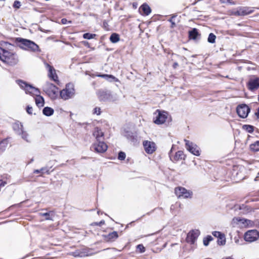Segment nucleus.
<instances>
[{
    "label": "nucleus",
    "mask_w": 259,
    "mask_h": 259,
    "mask_svg": "<svg viewBox=\"0 0 259 259\" xmlns=\"http://www.w3.org/2000/svg\"><path fill=\"white\" fill-rule=\"evenodd\" d=\"M19 42L25 48L24 49L32 52H40L38 46L34 42L27 39L19 38Z\"/></svg>",
    "instance_id": "39448f33"
},
{
    "label": "nucleus",
    "mask_w": 259,
    "mask_h": 259,
    "mask_svg": "<svg viewBox=\"0 0 259 259\" xmlns=\"http://www.w3.org/2000/svg\"><path fill=\"white\" fill-rule=\"evenodd\" d=\"M107 148V145L103 141H96L91 147L95 152L101 153L105 152Z\"/></svg>",
    "instance_id": "9b49d317"
},
{
    "label": "nucleus",
    "mask_w": 259,
    "mask_h": 259,
    "mask_svg": "<svg viewBox=\"0 0 259 259\" xmlns=\"http://www.w3.org/2000/svg\"><path fill=\"white\" fill-rule=\"evenodd\" d=\"M137 248L141 253L144 252L145 251V248L143 245L142 244L138 245Z\"/></svg>",
    "instance_id": "ea45409f"
},
{
    "label": "nucleus",
    "mask_w": 259,
    "mask_h": 259,
    "mask_svg": "<svg viewBox=\"0 0 259 259\" xmlns=\"http://www.w3.org/2000/svg\"><path fill=\"white\" fill-rule=\"evenodd\" d=\"M7 184V182L6 181H4L3 180H0V189L3 187H4Z\"/></svg>",
    "instance_id": "49530a36"
},
{
    "label": "nucleus",
    "mask_w": 259,
    "mask_h": 259,
    "mask_svg": "<svg viewBox=\"0 0 259 259\" xmlns=\"http://www.w3.org/2000/svg\"><path fill=\"white\" fill-rule=\"evenodd\" d=\"M255 115L259 118V107L257 108V112L255 113Z\"/></svg>",
    "instance_id": "8fccbe9b"
},
{
    "label": "nucleus",
    "mask_w": 259,
    "mask_h": 259,
    "mask_svg": "<svg viewBox=\"0 0 259 259\" xmlns=\"http://www.w3.org/2000/svg\"><path fill=\"white\" fill-rule=\"evenodd\" d=\"M255 181H259V172L257 174V176H256L254 179Z\"/></svg>",
    "instance_id": "603ef678"
},
{
    "label": "nucleus",
    "mask_w": 259,
    "mask_h": 259,
    "mask_svg": "<svg viewBox=\"0 0 259 259\" xmlns=\"http://www.w3.org/2000/svg\"><path fill=\"white\" fill-rule=\"evenodd\" d=\"M175 192L178 198H191L193 194L192 191L187 190L185 188L182 187L176 188L175 189Z\"/></svg>",
    "instance_id": "1a4fd4ad"
},
{
    "label": "nucleus",
    "mask_w": 259,
    "mask_h": 259,
    "mask_svg": "<svg viewBox=\"0 0 259 259\" xmlns=\"http://www.w3.org/2000/svg\"><path fill=\"white\" fill-rule=\"evenodd\" d=\"M96 34H92L90 33H85L83 34V37L84 39H90L94 38L96 36Z\"/></svg>",
    "instance_id": "f704fd0d"
},
{
    "label": "nucleus",
    "mask_w": 259,
    "mask_h": 259,
    "mask_svg": "<svg viewBox=\"0 0 259 259\" xmlns=\"http://www.w3.org/2000/svg\"><path fill=\"white\" fill-rule=\"evenodd\" d=\"M61 22L62 23V24H65L67 23V22H68L67 20L65 18H63L61 20Z\"/></svg>",
    "instance_id": "09e8293b"
},
{
    "label": "nucleus",
    "mask_w": 259,
    "mask_h": 259,
    "mask_svg": "<svg viewBox=\"0 0 259 259\" xmlns=\"http://www.w3.org/2000/svg\"><path fill=\"white\" fill-rule=\"evenodd\" d=\"M97 76L101 77L106 79L107 80H109L110 81L115 79V77L112 75L108 74H99L97 75Z\"/></svg>",
    "instance_id": "c85d7f7f"
},
{
    "label": "nucleus",
    "mask_w": 259,
    "mask_h": 259,
    "mask_svg": "<svg viewBox=\"0 0 259 259\" xmlns=\"http://www.w3.org/2000/svg\"><path fill=\"white\" fill-rule=\"evenodd\" d=\"M199 235L200 232L198 230H192L189 232L186 239V242L191 244H194Z\"/></svg>",
    "instance_id": "2eb2a0df"
},
{
    "label": "nucleus",
    "mask_w": 259,
    "mask_h": 259,
    "mask_svg": "<svg viewBox=\"0 0 259 259\" xmlns=\"http://www.w3.org/2000/svg\"><path fill=\"white\" fill-rule=\"evenodd\" d=\"M13 128L15 133L21 136V138L27 142H29L28 134L23 130V126L19 121L15 122L13 124Z\"/></svg>",
    "instance_id": "423d86ee"
},
{
    "label": "nucleus",
    "mask_w": 259,
    "mask_h": 259,
    "mask_svg": "<svg viewBox=\"0 0 259 259\" xmlns=\"http://www.w3.org/2000/svg\"><path fill=\"white\" fill-rule=\"evenodd\" d=\"M186 148L187 150L196 156H199L200 150L199 148L195 144L187 140H185Z\"/></svg>",
    "instance_id": "ddd939ff"
},
{
    "label": "nucleus",
    "mask_w": 259,
    "mask_h": 259,
    "mask_svg": "<svg viewBox=\"0 0 259 259\" xmlns=\"http://www.w3.org/2000/svg\"><path fill=\"white\" fill-rule=\"evenodd\" d=\"M75 94L74 85L71 83H67L65 89L60 92V96L63 100H68L72 98Z\"/></svg>",
    "instance_id": "7ed1b4c3"
},
{
    "label": "nucleus",
    "mask_w": 259,
    "mask_h": 259,
    "mask_svg": "<svg viewBox=\"0 0 259 259\" xmlns=\"http://www.w3.org/2000/svg\"><path fill=\"white\" fill-rule=\"evenodd\" d=\"M118 158L119 160H122L125 158V154L124 152L120 151L118 153Z\"/></svg>",
    "instance_id": "58836bf2"
},
{
    "label": "nucleus",
    "mask_w": 259,
    "mask_h": 259,
    "mask_svg": "<svg viewBox=\"0 0 259 259\" xmlns=\"http://www.w3.org/2000/svg\"><path fill=\"white\" fill-rule=\"evenodd\" d=\"M93 136L95 137L96 141H103L104 133L99 127H96L93 132Z\"/></svg>",
    "instance_id": "412c9836"
},
{
    "label": "nucleus",
    "mask_w": 259,
    "mask_h": 259,
    "mask_svg": "<svg viewBox=\"0 0 259 259\" xmlns=\"http://www.w3.org/2000/svg\"><path fill=\"white\" fill-rule=\"evenodd\" d=\"M21 6V3L19 1H15L13 4V7L16 9H19Z\"/></svg>",
    "instance_id": "a19ab883"
},
{
    "label": "nucleus",
    "mask_w": 259,
    "mask_h": 259,
    "mask_svg": "<svg viewBox=\"0 0 259 259\" xmlns=\"http://www.w3.org/2000/svg\"><path fill=\"white\" fill-rule=\"evenodd\" d=\"M227 2L231 3L230 0H226Z\"/></svg>",
    "instance_id": "5fc2aeb1"
},
{
    "label": "nucleus",
    "mask_w": 259,
    "mask_h": 259,
    "mask_svg": "<svg viewBox=\"0 0 259 259\" xmlns=\"http://www.w3.org/2000/svg\"><path fill=\"white\" fill-rule=\"evenodd\" d=\"M242 128L243 130L246 131L247 132H248L249 133H253V132L254 131V126L252 125H247V124L243 125L242 126Z\"/></svg>",
    "instance_id": "7c9ffc66"
},
{
    "label": "nucleus",
    "mask_w": 259,
    "mask_h": 259,
    "mask_svg": "<svg viewBox=\"0 0 259 259\" xmlns=\"http://www.w3.org/2000/svg\"><path fill=\"white\" fill-rule=\"evenodd\" d=\"M51 213V211L49 212L41 213L40 215L41 216L45 217H46L45 219L46 220H52V218L50 217Z\"/></svg>",
    "instance_id": "4c0bfd02"
},
{
    "label": "nucleus",
    "mask_w": 259,
    "mask_h": 259,
    "mask_svg": "<svg viewBox=\"0 0 259 259\" xmlns=\"http://www.w3.org/2000/svg\"><path fill=\"white\" fill-rule=\"evenodd\" d=\"M46 67L48 69V76L52 80L54 81L56 83L59 82L58 76L56 73V70L54 68L49 65V64H46Z\"/></svg>",
    "instance_id": "f3484780"
},
{
    "label": "nucleus",
    "mask_w": 259,
    "mask_h": 259,
    "mask_svg": "<svg viewBox=\"0 0 259 259\" xmlns=\"http://www.w3.org/2000/svg\"><path fill=\"white\" fill-rule=\"evenodd\" d=\"M248 88L250 91H254L259 88V78L250 79L248 82Z\"/></svg>",
    "instance_id": "6ab92c4d"
},
{
    "label": "nucleus",
    "mask_w": 259,
    "mask_h": 259,
    "mask_svg": "<svg viewBox=\"0 0 259 259\" xmlns=\"http://www.w3.org/2000/svg\"><path fill=\"white\" fill-rule=\"evenodd\" d=\"M54 110L53 108L49 107H46L42 110L43 114L47 116H51L53 114Z\"/></svg>",
    "instance_id": "a878e982"
},
{
    "label": "nucleus",
    "mask_w": 259,
    "mask_h": 259,
    "mask_svg": "<svg viewBox=\"0 0 259 259\" xmlns=\"http://www.w3.org/2000/svg\"><path fill=\"white\" fill-rule=\"evenodd\" d=\"M105 224V221L104 220H102L99 222H94L92 225L94 226H101Z\"/></svg>",
    "instance_id": "37998d69"
},
{
    "label": "nucleus",
    "mask_w": 259,
    "mask_h": 259,
    "mask_svg": "<svg viewBox=\"0 0 259 259\" xmlns=\"http://www.w3.org/2000/svg\"><path fill=\"white\" fill-rule=\"evenodd\" d=\"M7 145V141L6 140H4L0 143V152H2L5 150Z\"/></svg>",
    "instance_id": "72a5a7b5"
},
{
    "label": "nucleus",
    "mask_w": 259,
    "mask_h": 259,
    "mask_svg": "<svg viewBox=\"0 0 259 259\" xmlns=\"http://www.w3.org/2000/svg\"><path fill=\"white\" fill-rule=\"evenodd\" d=\"M233 221L235 222V221H236V222H240L243 224H244L245 223H247V222H250V220H246V219H240V218H235L233 219Z\"/></svg>",
    "instance_id": "e433bc0d"
},
{
    "label": "nucleus",
    "mask_w": 259,
    "mask_h": 259,
    "mask_svg": "<svg viewBox=\"0 0 259 259\" xmlns=\"http://www.w3.org/2000/svg\"><path fill=\"white\" fill-rule=\"evenodd\" d=\"M39 94H36V95H35V96H36V98H35V104L39 108L43 107L45 104L44 99Z\"/></svg>",
    "instance_id": "5701e85b"
},
{
    "label": "nucleus",
    "mask_w": 259,
    "mask_h": 259,
    "mask_svg": "<svg viewBox=\"0 0 259 259\" xmlns=\"http://www.w3.org/2000/svg\"><path fill=\"white\" fill-rule=\"evenodd\" d=\"M154 115L155 116L153 118L154 122L156 124H161L165 121L167 118V113L157 110L154 113Z\"/></svg>",
    "instance_id": "0eeeda50"
},
{
    "label": "nucleus",
    "mask_w": 259,
    "mask_h": 259,
    "mask_svg": "<svg viewBox=\"0 0 259 259\" xmlns=\"http://www.w3.org/2000/svg\"><path fill=\"white\" fill-rule=\"evenodd\" d=\"M213 240V238L210 236L207 235L206 237L203 239V243L204 246H207L209 242Z\"/></svg>",
    "instance_id": "2f4dec72"
},
{
    "label": "nucleus",
    "mask_w": 259,
    "mask_h": 259,
    "mask_svg": "<svg viewBox=\"0 0 259 259\" xmlns=\"http://www.w3.org/2000/svg\"><path fill=\"white\" fill-rule=\"evenodd\" d=\"M253 12L251 8L247 7H239L233 12V14L236 16H245Z\"/></svg>",
    "instance_id": "4468645a"
},
{
    "label": "nucleus",
    "mask_w": 259,
    "mask_h": 259,
    "mask_svg": "<svg viewBox=\"0 0 259 259\" xmlns=\"http://www.w3.org/2000/svg\"><path fill=\"white\" fill-rule=\"evenodd\" d=\"M83 44H84L85 45H86V44H88V45L89 44L88 42H87V41H84V42H83Z\"/></svg>",
    "instance_id": "864d4df0"
},
{
    "label": "nucleus",
    "mask_w": 259,
    "mask_h": 259,
    "mask_svg": "<svg viewBox=\"0 0 259 259\" xmlns=\"http://www.w3.org/2000/svg\"><path fill=\"white\" fill-rule=\"evenodd\" d=\"M200 35L198 29L194 28L189 32V37L190 39H196L198 36Z\"/></svg>",
    "instance_id": "b1692460"
},
{
    "label": "nucleus",
    "mask_w": 259,
    "mask_h": 259,
    "mask_svg": "<svg viewBox=\"0 0 259 259\" xmlns=\"http://www.w3.org/2000/svg\"><path fill=\"white\" fill-rule=\"evenodd\" d=\"M100 213V212L99 211H98V214H99Z\"/></svg>",
    "instance_id": "6e6d98bb"
},
{
    "label": "nucleus",
    "mask_w": 259,
    "mask_h": 259,
    "mask_svg": "<svg viewBox=\"0 0 259 259\" xmlns=\"http://www.w3.org/2000/svg\"><path fill=\"white\" fill-rule=\"evenodd\" d=\"M42 173L44 174L45 172H46L47 174H49V170H47L46 168L42 167L40 168V169H35L34 170L33 173L34 174H39V173Z\"/></svg>",
    "instance_id": "c9c22d12"
},
{
    "label": "nucleus",
    "mask_w": 259,
    "mask_h": 259,
    "mask_svg": "<svg viewBox=\"0 0 259 259\" xmlns=\"http://www.w3.org/2000/svg\"><path fill=\"white\" fill-rule=\"evenodd\" d=\"M250 150L254 152L259 151V141L250 145Z\"/></svg>",
    "instance_id": "bb28decb"
},
{
    "label": "nucleus",
    "mask_w": 259,
    "mask_h": 259,
    "mask_svg": "<svg viewBox=\"0 0 259 259\" xmlns=\"http://www.w3.org/2000/svg\"><path fill=\"white\" fill-rule=\"evenodd\" d=\"M140 10L142 11L143 14L146 16L149 15L151 12V10L150 7L146 4H143L140 7Z\"/></svg>",
    "instance_id": "393cba45"
},
{
    "label": "nucleus",
    "mask_w": 259,
    "mask_h": 259,
    "mask_svg": "<svg viewBox=\"0 0 259 259\" xmlns=\"http://www.w3.org/2000/svg\"><path fill=\"white\" fill-rule=\"evenodd\" d=\"M43 91L53 100L56 99L58 96V88L50 82H47L43 87Z\"/></svg>",
    "instance_id": "f03ea898"
},
{
    "label": "nucleus",
    "mask_w": 259,
    "mask_h": 259,
    "mask_svg": "<svg viewBox=\"0 0 259 259\" xmlns=\"http://www.w3.org/2000/svg\"><path fill=\"white\" fill-rule=\"evenodd\" d=\"M124 136L133 144L136 143L138 141V136L136 133L126 131Z\"/></svg>",
    "instance_id": "aec40b11"
},
{
    "label": "nucleus",
    "mask_w": 259,
    "mask_h": 259,
    "mask_svg": "<svg viewBox=\"0 0 259 259\" xmlns=\"http://www.w3.org/2000/svg\"><path fill=\"white\" fill-rule=\"evenodd\" d=\"M171 154V150L169 153V157L172 162L178 161L182 159H185V155L182 151H178L177 152L173 158H172Z\"/></svg>",
    "instance_id": "a211bd4d"
},
{
    "label": "nucleus",
    "mask_w": 259,
    "mask_h": 259,
    "mask_svg": "<svg viewBox=\"0 0 259 259\" xmlns=\"http://www.w3.org/2000/svg\"><path fill=\"white\" fill-rule=\"evenodd\" d=\"M0 60L10 66L16 65L19 61L18 56L16 54L3 49L1 47Z\"/></svg>",
    "instance_id": "f257e3e1"
},
{
    "label": "nucleus",
    "mask_w": 259,
    "mask_h": 259,
    "mask_svg": "<svg viewBox=\"0 0 259 259\" xmlns=\"http://www.w3.org/2000/svg\"><path fill=\"white\" fill-rule=\"evenodd\" d=\"M26 111L29 114L31 115L33 111L32 107L29 106H27L26 107Z\"/></svg>",
    "instance_id": "a18cd8bd"
},
{
    "label": "nucleus",
    "mask_w": 259,
    "mask_h": 259,
    "mask_svg": "<svg viewBox=\"0 0 259 259\" xmlns=\"http://www.w3.org/2000/svg\"><path fill=\"white\" fill-rule=\"evenodd\" d=\"M110 40L112 43H116L119 40V35L116 33H112L110 37Z\"/></svg>",
    "instance_id": "cd10ccee"
},
{
    "label": "nucleus",
    "mask_w": 259,
    "mask_h": 259,
    "mask_svg": "<svg viewBox=\"0 0 259 259\" xmlns=\"http://www.w3.org/2000/svg\"><path fill=\"white\" fill-rule=\"evenodd\" d=\"M244 238L247 242H254L259 238V232L255 229L248 230L244 234Z\"/></svg>",
    "instance_id": "6e6552de"
},
{
    "label": "nucleus",
    "mask_w": 259,
    "mask_h": 259,
    "mask_svg": "<svg viewBox=\"0 0 259 259\" xmlns=\"http://www.w3.org/2000/svg\"><path fill=\"white\" fill-rule=\"evenodd\" d=\"M215 38L216 36L213 33H210L208 35L207 40L209 43L213 44L215 42Z\"/></svg>",
    "instance_id": "473e14b6"
},
{
    "label": "nucleus",
    "mask_w": 259,
    "mask_h": 259,
    "mask_svg": "<svg viewBox=\"0 0 259 259\" xmlns=\"http://www.w3.org/2000/svg\"><path fill=\"white\" fill-rule=\"evenodd\" d=\"M218 244L219 245H224L226 243V238L225 235L223 234L219 238H218Z\"/></svg>",
    "instance_id": "c756f323"
},
{
    "label": "nucleus",
    "mask_w": 259,
    "mask_h": 259,
    "mask_svg": "<svg viewBox=\"0 0 259 259\" xmlns=\"http://www.w3.org/2000/svg\"><path fill=\"white\" fill-rule=\"evenodd\" d=\"M176 16H172L169 20V21L171 23V27H174L175 25H176V24L175 23L172 21V19L174 18H175Z\"/></svg>",
    "instance_id": "de8ad7c7"
},
{
    "label": "nucleus",
    "mask_w": 259,
    "mask_h": 259,
    "mask_svg": "<svg viewBox=\"0 0 259 259\" xmlns=\"http://www.w3.org/2000/svg\"><path fill=\"white\" fill-rule=\"evenodd\" d=\"M118 237V235L116 231H113L104 236V239L106 241H113Z\"/></svg>",
    "instance_id": "4be33fe9"
},
{
    "label": "nucleus",
    "mask_w": 259,
    "mask_h": 259,
    "mask_svg": "<svg viewBox=\"0 0 259 259\" xmlns=\"http://www.w3.org/2000/svg\"><path fill=\"white\" fill-rule=\"evenodd\" d=\"M179 64L177 62H175L173 64V67L174 68H176L177 66H178Z\"/></svg>",
    "instance_id": "3c124183"
},
{
    "label": "nucleus",
    "mask_w": 259,
    "mask_h": 259,
    "mask_svg": "<svg viewBox=\"0 0 259 259\" xmlns=\"http://www.w3.org/2000/svg\"><path fill=\"white\" fill-rule=\"evenodd\" d=\"M101 109L99 107H95L94 109L93 114L100 115L101 113Z\"/></svg>",
    "instance_id": "c03bdc74"
},
{
    "label": "nucleus",
    "mask_w": 259,
    "mask_h": 259,
    "mask_svg": "<svg viewBox=\"0 0 259 259\" xmlns=\"http://www.w3.org/2000/svg\"><path fill=\"white\" fill-rule=\"evenodd\" d=\"M17 83L20 88L25 90L26 94H29L31 95H35L36 94H40L38 89L33 87L32 85L28 84L21 80H17Z\"/></svg>",
    "instance_id": "20e7f679"
},
{
    "label": "nucleus",
    "mask_w": 259,
    "mask_h": 259,
    "mask_svg": "<svg viewBox=\"0 0 259 259\" xmlns=\"http://www.w3.org/2000/svg\"><path fill=\"white\" fill-rule=\"evenodd\" d=\"M143 146L146 152L148 154H152L156 150L155 144L153 142L145 141Z\"/></svg>",
    "instance_id": "dca6fc26"
},
{
    "label": "nucleus",
    "mask_w": 259,
    "mask_h": 259,
    "mask_svg": "<svg viewBox=\"0 0 259 259\" xmlns=\"http://www.w3.org/2000/svg\"><path fill=\"white\" fill-rule=\"evenodd\" d=\"M97 95L101 101H111L113 100L112 95L109 91L99 90L97 92Z\"/></svg>",
    "instance_id": "f8f14e48"
},
{
    "label": "nucleus",
    "mask_w": 259,
    "mask_h": 259,
    "mask_svg": "<svg viewBox=\"0 0 259 259\" xmlns=\"http://www.w3.org/2000/svg\"><path fill=\"white\" fill-rule=\"evenodd\" d=\"M212 234L215 237L218 238H219L223 234L219 231H214L212 233Z\"/></svg>",
    "instance_id": "79ce46f5"
},
{
    "label": "nucleus",
    "mask_w": 259,
    "mask_h": 259,
    "mask_svg": "<svg viewBox=\"0 0 259 259\" xmlns=\"http://www.w3.org/2000/svg\"><path fill=\"white\" fill-rule=\"evenodd\" d=\"M250 108L246 104H242L237 106L236 112L238 116L242 118H245L248 115Z\"/></svg>",
    "instance_id": "9d476101"
}]
</instances>
